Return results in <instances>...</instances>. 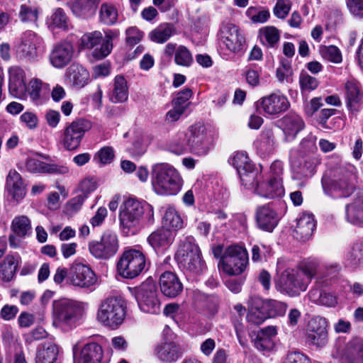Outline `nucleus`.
<instances>
[{"label":"nucleus","instance_id":"e433bc0d","mask_svg":"<svg viewBox=\"0 0 363 363\" xmlns=\"http://www.w3.org/2000/svg\"><path fill=\"white\" fill-rule=\"evenodd\" d=\"M67 79L72 86L82 88L88 83L89 74L82 66L74 64L67 70Z\"/></svg>","mask_w":363,"mask_h":363},{"label":"nucleus","instance_id":"49530a36","mask_svg":"<svg viewBox=\"0 0 363 363\" xmlns=\"http://www.w3.org/2000/svg\"><path fill=\"white\" fill-rule=\"evenodd\" d=\"M48 23L52 28H57L67 30L69 28V19L65 11L61 8L55 9L48 19Z\"/></svg>","mask_w":363,"mask_h":363},{"label":"nucleus","instance_id":"7ed1b4c3","mask_svg":"<svg viewBox=\"0 0 363 363\" xmlns=\"http://www.w3.org/2000/svg\"><path fill=\"white\" fill-rule=\"evenodd\" d=\"M82 314V303L77 301L60 298L52 302V325L63 332L74 329Z\"/></svg>","mask_w":363,"mask_h":363},{"label":"nucleus","instance_id":"9d476101","mask_svg":"<svg viewBox=\"0 0 363 363\" xmlns=\"http://www.w3.org/2000/svg\"><path fill=\"white\" fill-rule=\"evenodd\" d=\"M145 262V256L141 251L130 249L123 252L117 264V270L121 277L133 279L143 271Z\"/></svg>","mask_w":363,"mask_h":363},{"label":"nucleus","instance_id":"72a5a7b5","mask_svg":"<svg viewBox=\"0 0 363 363\" xmlns=\"http://www.w3.org/2000/svg\"><path fill=\"white\" fill-rule=\"evenodd\" d=\"M247 320L256 325L262 323L268 318L264 301L258 296H252L249 300Z\"/></svg>","mask_w":363,"mask_h":363},{"label":"nucleus","instance_id":"aec40b11","mask_svg":"<svg viewBox=\"0 0 363 363\" xmlns=\"http://www.w3.org/2000/svg\"><path fill=\"white\" fill-rule=\"evenodd\" d=\"M248 188H255L256 193L260 196L267 199L281 197L284 194L281 178H270L267 181L258 182L255 179L254 186H247Z\"/></svg>","mask_w":363,"mask_h":363},{"label":"nucleus","instance_id":"774afa93","mask_svg":"<svg viewBox=\"0 0 363 363\" xmlns=\"http://www.w3.org/2000/svg\"><path fill=\"white\" fill-rule=\"evenodd\" d=\"M85 199L86 196L80 194L72 199L66 206L67 212L68 213L73 214L79 211Z\"/></svg>","mask_w":363,"mask_h":363},{"label":"nucleus","instance_id":"bb28decb","mask_svg":"<svg viewBox=\"0 0 363 363\" xmlns=\"http://www.w3.org/2000/svg\"><path fill=\"white\" fill-rule=\"evenodd\" d=\"M159 284L162 294L169 298H175L183 291L182 283L177 275L172 272L162 273Z\"/></svg>","mask_w":363,"mask_h":363},{"label":"nucleus","instance_id":"ddd939ff","mask_svg":"<svg viewBox=\"0 0 363 363\" xmlns=\"http://www.w3.org/2000/svg\"><path fill=\"white\" fill-rule=\"evenodd\" d=\"M186 145L190 152L197 155L208 153L210 145L207 138L205 126L201 123H196L189 127L186 134Z\"/></svg>","mask_w":363,"mask_h":363},{"label":"nucleus","instance_id":"4be33fe9","mask_svg":"<svg viewBox=\"0 0 363 363\" xmlns=\"http://www.w3.org/2000/svg\"><path fill=\"white\" fill-rule=\"evenodd\" d=\"M13 234L10 235L9 240L11 247L17 248L20 246L21 240L29 234L31 230L30 219L26 216H16L11 225Z\"/></svg>","mask_w":363,"mask_h":363},{"label":"nucleus","instance_id":"0eeeda50","mask_svg":"<svg viewBox=\"0 0 363 363\" xmlns=\"http://www.w3.org/2000/svg\"><path fill=\"white\" fill-rule=\"evenodd\" d=\"M126 304L121 296H108L100 303L97 311V320L111 329L118 328L124 321Z\"/></svg>","mask_w":363,"mask_h":363},{"label":"nucleus","instance_id":"39448f33","mask_svg":"<svg viewBox=\"0 0 363 363\" xmlns=\"http://www.w3.org/2000/svg\"><path fill=\"white\" fill-rule=\"evenodd\" d=\"M314 274V271L308 267L300 269L289 268L279 275L276 287L289 296H296L306 290Z\"/></svg>","mask_w":363,"mask_h":363},{"label":"nucleus","instance_id":"6e6d98bb","mask_svg":"<svg viewBox=\"0 0 363 363\" xmlns=\"http://www.w3.org/2000/svg\"><path fill=\"white\" fill-rule=\"evenodd\" d=\"M347 259L353 266L362 264L363 262V245L361 243L354 245L347 254Z\"/></svg>","mask_w":363,"mask_h":363},{"label":"nucleus","instance_id":"20e7f679","mask_svg":"<svg viewBox=\"0 0 363 363\" xmlns=\"http://www.w3.org/2000/svg\"><path fill=\"white\" fill-rule=\"evenodd\" d=\"M154 191L160 195L174 196L181 190L182 179L177 170L168 163H157L152 167Z\"/></svg>","mask_w":363,"mask_h":363},{"label":"nucleus","instance_id":"f03ea898","mask_svg":"<svg viewBox=\"0 0 363 363\" xmlns=\"http://www.w3.org/2000/svg\"><path fill=\"white\" fill-rule=\"evenodd\" d=\"M145 213L147 220L152 222L154 217L152 205L133 198L125 200L119 209V222L122 230L126 233H135L140 228Z\"/></svg>","mask_w":363,"mask_h":363},{"label":"nucleus","instance_id":"bf43d9fd","mask_svg":"<svg viewBox=\"0 0 363 363\" xmlns=\"http://www.w3.org/2000/svg\"><path fill=\"white\" fill-rule=\"evenodd\" d=\"M192 96V91L189 88L184 89L179 91L172 101V106H177L183 109H186L189 105L188 100Z\"/></svg>","mask_w":363,"mask_h":363},{"label":"nucleus","instance_id":"c03bdc74","mask_svg":"<svg viewBox=\"0 0 363 363\" xmlns=\"http://www.w3.org/2000/svg\"><path fill=\"white\" fill-rule=\"evenodd\" d=\"M308 296L312 302L328 307H333L337 303V298L333 294L321 291L318 289H311Z\"/></svg>","mask_w":363,"mask_h":363},{"label":"nucleus","instance_id":"a878e982","mask_svg":"<svg viewBox=\"0 0 363 363\" xmlns=\"http://www.w3.org/2000/svg\"><path fill=\"white\" fill-rule=\"evenodd\" d=\"M73 54L74 48L69 42H60L53 47L50 61L55 67L62 68L70 62Z\"/></svg>","mask_w":363,"mask_h":363},{"label":"nucleus","instance_id":"4d7b16f0","mask_svg":"<svg viewBox=\"0 0 363 363\" xmlns=\"http://www.w3.org/2000/svg\"><path fill=\"white\" fill-rule=\"evenodd\" d=\"M46 164L35 157H28L26 160V168L31 173H45Z\"/></svg>","mask_w":363,"mask_h":363},{"label":"nucleus","instance_id":"2f4dec72","mask_svg":"<svg viewBox=\"0 0 363 363\" xmlns=\"http://www.w3.org/2000/svg\"><path fill=\"white\" fill-rule=\"evenodd\" d=\"M345 218L349 223L359 226L363 224V196H356L345 207Z\"/></svg>","mask_w":363,"mask_h":363},{"label":"nucleus","instance_id":"4468645a","mask_svg":"<svg viewBox=\"0 0 363 363\" xmlns=\"http://www.w3.org/2000/svg\"><path fill=\"white\" fill-rule=\"evenodd\" d=\"M69 281L74 286L89 288L96 283L97 278L88 265L74 262L69 268Z\"/></svg>","mask_w":363,"mask_h":363},{"label":"nucleus","instance_id":"603ef678","mask_svg":"<svg viewBox=\"0 0 363 363\" xmlns=\"http://www.w3.org/2000/svg\"><path fill=\"white\" fill-rule=\"evenodd\" d=\"M102 38L101 33L98 30L84 33L81 38V45L84 48L91 49L101 43Z\"/></svg>","mask_w":363,"mask_h":363},{"label":"nucleus","instance_id":"c756f323","mask_svg":"<svg viewBox=\"0 0 363 363\" xmlns=\"http://www.w3.org/2000/svg\"><path fill=\"white\" fill-rule=\"evenodd\" d=\"M176 233L166 228H161L152 233L147 241L155 250H166L174 242Z\"/></svg>","mask_w":363,"mask_h":363},{"label":"nucleus","instance_id":"8fccbe9b","mask_svg":"<svg viewBox=\"0 0 363 363\" xmlns=\"http://www.w3.org/2000/svg\"><path fill=\"white\" fill-rule=\"evenodd\" d=\"M264 301L268 318L282 316L286 313L287 309L286 303L276 300H266Z\"/></svg>","mask_w":363,"mask_h":363},{"label":"nucleus","instance_id":"5fc2aeb1","mask_svg":"<svg viewBox=\"0 0 363 363\" xmlns=\"http://www.w3.org/2000/svg\"><path fill=\"white\" fill-rule=\"evenodd\" d=\"M255 347L262 352H269L273 350L274 343L272 339L266 336L264 333H258L253 340Z\"/></svg>","mask_w":363,"mask_h":363},{"label":"nucleus","instance_id":"6ab92c4d","mask_svg":"<svg viewBox=\"0 0 363 363\" xmlns=\"http://www.w3.org/2000/svg\"><path fill=\"white\" fill-rule=\"evenodd\" d=\"M279 127L284 133V141H293L298 133L305 128L302 118L296 113H289L278 121Z\"/></svg>","mask_w":363,"mask_h":363},{"label":"nucleus","instance_id":"473e14b6","mask_svg":"<svg viewBox=\"0 0 363 363\" xmlns=\"http://www.w3.org/2000/svg\"><path fill=\"white\" fill-rule=\"evenodd\" d=\"M100 1L101 0H72L69 5L75 16L89 18L94 16Z\"/></svg>","mask_w":363,"mask_h":363},{"label":"nucleus","instance_id":"58836bf2","mask_svg":"<svg viewBox=\"0 0 363 363\" xmlns=\"http://www.w3.org/2000/svg\"><path fill=\"white\" fill-rule=\"evenodd\" d=\"M19 256L8 255L0 263V279L4 281H10L14 277Z\"/></svg>","mask_w":363,"mask_h":363},{"label":"nucleus","instance_id":"09e8293b","mask_svg":"<svg viewBox=\"0 0 363 363\" xmlns=\"http://www.w3.org/2000/svg\"><path fill=\"white\" fill-rule=\"evenodd\" d=\"M100 21L106 25H113L118 19V11L114 6L103 4L99 12Z\"/></svg>","mask_w":363,"mask_h":363},{"label":"nucleus","instance_id":"7c9ffc66","mask_svg":"<svg viewBox=\"0 0 363 363\" xmlns=\"http://www.w3.org/2000/svg\"><path fill=\"white\" fill-rule=\"evenodd\" d=\"M157 357L163 362H173L182 356L180 347L172 341L162 342L155 349Z\"/></svg>","mask_w":363,"mask_h":363},{"label":"nucleus","instance_id":"3c124183","mask_svg":"<svg viewBox=\"0 0 363 363\" xmlns=\"http://www.w3.org/2000/svg\"><path fill=\"white\" fill-rule=\"evenodd\" d=\"M174 62L177 65L189 67L193 62L190 51L184 45H179L175 51Z\"/></svg>","mask_w":363,"mask_h":363},{"label":"nucleus","instance_id":"37998d69","mask_svg":"<svg viewBox=\"0 0 363 363\" xmlns=\"http://www.w3.org/2000/svg\"><path fill=\"white\" fill-rule=\"evenodd\" d=\"M276 132L270 128H265L260 135L258 148L263 152L270 153L277 147Z\"/></svg>","mask_w":363,"mask_h":363},{"label":"nucleus","instance_id":"e2e57ef3","mask_svg":"<svg viewBox=\"0 0 363 363\" xmlns=\"http://www.w3.org/2000/svg\"><path fill=\"white\" fill-rule=\"evenodd\" d=\"M114 158V150L113 147L106 146L102 147L96 155L95 159L103 164L111 163Z\"/></svg>","mask_w":363,"mask_h":363},{"label":"nucleus","instance_id":"393cba45","mask_svg":"<svg viewBox=\"0 0 363 363\" xmlns=\"http://www.w3.org/2000/svg\"><path fill=\"white\" fill-rule=\"evenodd\" d=\"M315 228V220L313 215L302 213L296 218L293 235L296 240L305 242L311 238Z\"/></svg>","mask_w":363,"mask_h":363},{"label":"nucleus","instance_id":"423d86ee","mask_svg":"<svg viewBox=\"0 0 363 363\" xmlns=\"http://www.w3.org/2000/svg\"><path fill=\"white\" fill-rule=\"evenodd\" d=\"M175 259L180 268L190 273L199 274L206 269L201 250L192 237L186 238L181 242Z\"/></svg>","mask_w":363,"mask_h":363},{"label":"nucleus","instance_id":"1a4fd4ad","mask_svg":"<svg viewBox=\"0 0 363 363\" xmlns=\"http://www.w3.org/2000/svg\"><path fill=\"white\" fill-rule=\"evenodd\" d=\"M248 261L245 248L238 245H230L224 252L222 269L230 276L240 275L246 269Z\"/></svg>","mask_w":363,"mask_h":363},{"label":"nucleus","instance_id":"de8ad7c7","mask_svg":"<svg viewBox=\"0 0 363 363\" xmlns=\"http://www.w3.org/2000/svg\"><path fill=\"white\" fill-rule=\"evenodd\" d=\"M259 37L264 44L274 47L279 40V32L274 26H266L259 30Z\"/></svg>","mask_w":363,"mask_h":363},{"label":"nucleus","instance_id":"4c0bfd02","mask_svg":"<svg viewBox=\"0 0 363 363\" xmlns=\"http://www.w3.org/2000/svg\"><path fill=\"white\" fill-rule=\"evenodd\" d=\"M128 98V87L127 81L122 75L115 77L113 89L110 94V100L115 104L123 103Z\"/></svg>","mask_w":363,"mask_h":363},{"label":"nucleus","instance_id":"052dcab7","mask_svg":"<svg viewBox=\"0 0 363 363\" xmlns=\"http://www.w3.org/2000/svg\"><path fill=\"white\" fill-rule=\"evenodd\" d=\"M291 7V4L289 0H277L274 6V14L279 18H285Z\"/></svg>","mask_w":363,"mask_h":363},{"label":"nucleus","instance_id":"f257e3e1","mask_svg":"<svg viewBox=\"0 0 363 363\" xmlns=\"http://www.w3.org/2000/svg\"><path fill=\"white\" fill-rule=\"evenodd\" d=\"M330 175L322 178L325 194L333 198H345L355 189L357 169L342 160L330 161Z\"/></svg>","mask_w":363,"mask_h":363},{"label":"nucleus","instance_id":"cd10ccee","mask_svg":"<svg viewBox=\"0 0 363 363\" xmlns=\"http://www.w3.org/2000/svg\"><path fill=\"white\" fill-rule=\"evenodd\" d=\"M256 219L259 228L267 232H272L279 223L277 213L269 205L257 209Z\"/></svg>","mask_w":363,"mask_h":363},{"label":"nucleus","instance_id":"69168bd1","mask_svg":"<svg viewBox=\"0 0 363 363\" xmlns=\"http://www.w3.org/2000/svg\"><path fill=\"white\" fill-rule=\"evenodd\" d=\"M113 38L111 35H106L99 51H95L94 55L99 58L108 56L113 48Z\"/></svg>","mask_w":363,"mask_h":363},{"label":"nucleus","instance_id":"b1692460","mask_svg":"<svg viewBox=\"0 0 363 363\" xmlns=\"http://www.w3.org/2000/svg\"><path fill=\"white\" fill-rule=\"evenodd\" d=\"M6 190L12 201L19 203L26 195V189L21 174L15 169H11L6 177Z\"/></svg>","mask_w":363,"mask_h":363},{"label":"nucleus","instance_id":"13d9d810","mask_svg":"<svg viewBox=\"0 0 363 363\" xmlns=\"http://www.w3.org/2000/svg\"><path fill=\"white\" fill-rule=\"evenodd\" d=\"M301 88L304 91H311L315 89L318 86V82L315 77L307 73H302L299 77Z\"/></svg>","mask_w":363,"mask_h":363},{"label":"nucleus","instance_id":"f8f14e48","mask_svg":"<svg viewBox=\"0 0 363 363\" xmlns=\"http://www.w3.org/2000/svg\"><path fill=\"white\" fill-rule=\"evenodd\" d=\"M89 250L92 256L99 259H108L118 250V236L115 233L107 231L99 241L89 243Z\"/></svg>","mask_w":363,"mask_h":363},{"label":"nucleus","instance_id":"a211bd4d","mask_svg":"<svg viewBox=\"0 0 363 363\" xmlns=\"http://www.w3.org/2000/svg\"><path fill=\"white\" fill-rule=\"evenodd\" d=\"M287 98L280 93H273L261 98L257 106L269 115H276L286 111L289 107Z\"/></svg>","mask_w":363,"mask_h":363},{"label":"nucleus","instance_id":"864d4df0","mask_svg":"<svg viewBox=\"0 0 363 363\" xmlns=\"http://www.w3.org/2000/svg\"><path fill=\"white\" fill-rule=\"evenodd\" d=\"M320 53L324 59L328 61L335 63H339L342 61L341 53L336 46H320Z\"/></svg>","mask_w":363,"mask_h":363},{"label":"nucleus","instance_id":"338daca9","mask_svg":"<svg viewBox=\"0 0 363 363\" xmlns=\"http://www.w3.org/2000/svg\"><path fill=\"white\" fill-rule=\"evenodd\" d=\"M78 188L82 193L80 195L85 196L86 199L96 189V182L93 178H86L81 181Z\"/></svg>","mask_w":363,"mask_h":363},{"label":"nucleus","instance_id":"680f3d73","mask_svg":"<svg viewBox=\"0 0 363 363\" xmlns=\"http://www.w3.org/2000/svg\"><path fill=\"white\" fill-rule=\"evenodd\" d=\"M19 16L22 21L35 22L38 18V12L35 9L23 4L21 6Z\"/></svg>","mask_w":363,"mask_h":363},{"label":"nucleus","instance_id":"a19ab883","mask_svg":"<svg viewBox=\"0 0 363 363\" xmlns=\"http://www.w3.org/2000/svg\"><path fill=\"white\" fill-rule=\"evenodd\" d=\"M175 28L171 23H162L149 33L150 39L157 43H164L174 34Z\"/></svg>","mask_w":363,"mask_h":363},{"label":"nucleus","instance_id":"0e129e2a","mask_svg":"<svg viewBox=\"0 0 363 363\" xmlns=\"http://www.w3.org/2000/svg\"><path fill=\"white\" fill-rule=\"evenodd\" d=\"M256 9L253 7H250L247 11V15L250 18V20L253 23H265L269 18L270 13L268 10H262L255 13Z\"/></svg>","mask_w":363,"mask_h":363},{"label":"nucleus","instance_id":"c85d7f7f","mask_svg":"<svg viewBox=\"0 0 363 363\" xmlns=\"http://www.w3.org/2000/svg\"><path fill=\"white\" fill-rule=\"evenodd\" d=\"M9 91L16 98H22L26 91L25 72L18 67H12L9 70Z\"/></svg>","mask_w":363,"mask_h":363},{"label":"nucleus","instance_id":"5701e85b","mask_svg":"<svg viewBox=\"0 0 363 363\" xmlns=\"http://www.w3.org/2000/svg\"><path fill=\"white\" fill-rule=\"evenodd\" d=\"M220 39L227 49L231 52L240 50L245 42L238 28L232 23L223 25L220 29Z\"/></svg>","mask_w":363,"mask_h":363},{"label":"nucleus","instance_id":"412c9836","mask_svg":"<svg viewBox=\"0 0 363 363\" xmlns=\"http://www.w3.org/2000/svg\"><path fill=\"white\" fill-rule=\"evenodd\" d=\"M319 160L314 156L304 155L291 157V166L293 172L301 179L310 177L315 173Z\"/></svg>","mask_w":363,"mask_h":363},{"label":"nucleus","instance_id":"f3484780","mask_svg":"<svg viewBox=\"0 0 363 363\" xmlns=\"http://www.w3.org/2000/svg\"><path fill=\"white\" fill-rule=\"evenodd\" d=\"M74 363H106L104 357V350L96 342L86 344L81 350L77 352V346L73 347Z\"/></svg>","mask_w":363,"mask_h":363},{"label":"nucleus","instance_id":"2eb2a0df","mask_svg":"<svg viewBox=\"0 0 363 363\" xmlns=\"http://www.w3.org/2000/svg\"><path fill=\"white\" fill-rule=\"evenodd\" d=\"M327 320L325 318L315 316L312 318L306 329L307 342L318 347H323L328 342Z\"/></svg>","mask_w":363,"mask_h":363},{"label":"nucleus","instance_id":"f704fd0d","mask_svg":"<svg viewBox=\"0 0 363 363\" xmlns=\"http://www.w3.org/2000/svg\"><path fill=\"white\" fill-rule=\"evenodd\" d=\"M346 104L352 113H356L359 108L363 94L360 90L359 84L354 79L347 81L345 84Z\"/></svg>","mask_w":363,"mask_h":363},{"label":"nucleus","instance_id":"dca6fc26","mask_svg":"<svg viewBox=\"0 0 363 363\" xmlns=\"http://www.w3.org/2000/svg\"><path fill=\"white\" fill-rule=\"evenodd\" d=\"M231 163L237 169L240 179L245 186H254L257 172L244 152H236L231 159Z\"/></svg>","mask_w":363,"mask_h":363},{"label":"nucleus","instance_id":"a18cd8bd","mask_svg":"<svg viewBox=\"0 0 363 363\" xmlns=\"http://www.w3.org/2000/svg\"><path fill=\"white\" fill-rule=\"evenodd\" d=\"M163 224L164 228H172L174 232L183 228L184 222L179 212L173 207H169L164 212Z\"/></svg>","mask_w":363,"mask_h":363},{"label":"nucleus","instance_id":"ea45409f","mask_svg":"<svg viewBox=\"0 0 363 363\" xmlns=\"http://www.w3.org/2000/svg\"><path fill=\"white\" fill-rule=\"evenodd\" d=\"M58 347L53 342H45L39 349L35 358L36 363H54L57 359Z\"/></svg>","mask_w":363,"mask_h":363},{"label":"nucleus","instance_id":"9b49d317","mask_svg":"<svg viewBox=\"0 0 363 363\" xmlns=\"http://www.w3.org/2000/svg\"><path fill=\"white\" fill-rule=\"evenodd\" d=\"M91 128L89 121L80 118L72 121L63 130L60 143L69 151L77 150L85 135Z\"/></svg>","mask_w":363,"mask_h":363},{"label":"nucleus","instance_id":"79ce46f5","mask_svg":"<svg viewBox=\"0 0 363 363\" xmlns=\"http://www.w3.org/2000/svg\"><path fill=\"white\" fill-rule=\"evenodd\" d=\"M49 90L48 84H43L38 79H33L30 82L27 91L30 99L35 104H38L41 99L48 94Z\"/></svg>","mask_w":363,"mask_h":363},{"label":"nucleus","instance_id":"c9c22d12","mask_svg":"<svg viewBox=\"0 0 363 363\" xmlns=\"http://www.w3.org/2000/svg\"><path fill=\"white\" fill-rule=\"evenodd\" d=\"M40 38L33 31L28 30L23 33L22 41L19 45L23 55L33 59L37 55V46L40 43Z\"/></svg>","mask_w":363,"mask_h":363},{"label":"nucleus","instance_id":"6e6552de","mask_svg":"<svg viewBox=\"0 0 363 363\" xmlns=\"http://www.w3.org/2000/svg\"><path fill=\"white\" fill-rule=\"evenodd\" d=\"M140 309L145 313L157 314L160 312V302L157 298L155 282L147 279L132 290Z\"/></svg>","mask_w":363,"mask_h":363}]
</instances>
